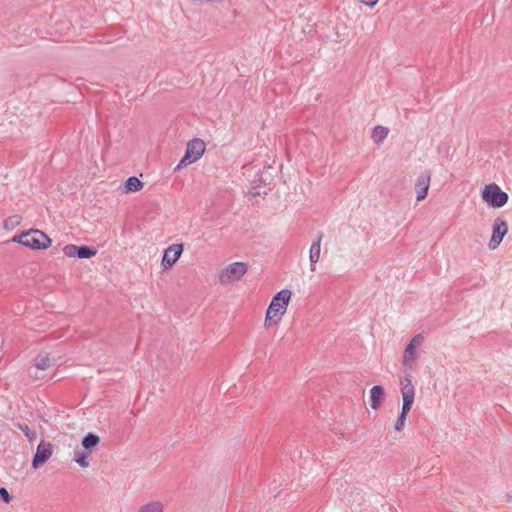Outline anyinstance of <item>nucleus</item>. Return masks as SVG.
<instances>
[{
    "label": "nucleus",
    "mask_w": 512,
    "mask_h": 512,
    "mask_svg": "<svg viewBox=\"0 0 512 512\" xmlns=\"http://www.w3.org/2000/svg\"><path fill=\"white\" fill-rule=\"evenodd\" d=\"M0 497L7 504L10 503V501H11V496H10L9 492L7 491V489L4 487L0 488Z\"/></svg>",
    "instance_id": "22"
},
{
    "label": "nucleus",
    "mask_w": 512,
    "mask_h": 512,
    "mask_svg": "<svg viewBox=\"0 0 512 512\" xmlns=\"http://www.w3.org/2000/svg\"><path fill=\"white\" fill-rule=\"evenodd\" d=\"M432 173L430 170H425L421 175H419L414 184V191L416 194L417 202L423 201L427 195L430 188Z\"/></svg>",
    "instance_id": "11"
},
{
    "label": "nucleus",
    "mask_w": 512,
    "mask_h": 512,
    "mask_svg": "<svg viewBox=\"0 0 512 512\" xmlns=\"http://www.w3.org/2000/svg\"><path fill=\"white\" fill-rule=\"evenodd\" d=\"M13 219H15V223H16V224H18V223H19V217H11V218H9V219H7V220L5 221V225H4V226H5V228H7V227H8L9 222H12V220H13Z\"/></svg>",
    "instance_id": "24"
},
{
    "label": "nucleus",
    "mask_w": 512,
    "mask_h": 512,
    "mask_svg": "<svg viewBox=\"0 0 512 512\" xmlns=\"http://www.w3.org/2000/svg\"><path fill=\"white\" fill-rule=\"evenodd\" d=\"M388 133H389L388 128L383 127V126H376L372 131L371 138L375 143L379 144L387 138Z\"/></svg>",
    "instance_id": "18"
},
{
    "label": "nucleus",
    "mask_w": 512,
    "mask_h": 512,
    "mask_svg": "<svg viewBox=\"0 0 512 512\" xmlns=\"http://www.w3.org/2000/svg\"><path fill=\"white\" fill-rule=\"evenodd\" d=\"M205 151L206 144L202 139L193 138L192 140L188 141L185 154L176 166V169L179 170L182 167H186L197 162L204 155Z\"/></svg>",
    "instance_id": "6"
},
{
    "label": "nucleus",
    "mask_w": 512,
    "mask_h": 512,
    "mask_svg": "<svg viewBox=\"0 0 512 512\" xmlns=\"http://www.w3.org/2000/svg\"><path fill=\"white\" fill-rule=\"evenodd\" d=\"M481 199L487 206L498 209L507 204L509 196L499 185L490 183L482 187Z\"/></svg>",
    "instance_id": "5"
},
{
    "label": "nucleus",
    "mask_w": 512,
    "mask_h": 512,
    "mask_svg": "<svg viewBox=\"0 0 512 512\" xmlns=\"http://www.w3.org/2000/svg\"><path fill=\"white\" fill-rule=\"evenodd\" d=\"M508 233V223L503 217H497L492 225V235L489 240V248L495 250L501 244Z\"/></svg>",
    "instance_id": "8"
},
{
    "label": "nucleus",
    "mask_w": 512,
    "mask_h": 512,
    "mask_svg": "<svg viewBox=\"0 0 512 512\" xmlns=\"http://www.w3.org/2000/svg\"><path fill=\"white\" fill-rule=\"evenodd\" d=\"M401 395H402V409L399 417L394 423V429L401 431L406 423L407 415L414 404L415 388L410 378H405L400 381Z\"/></svg>",
    "instance_id": "3"
},
{
    "label": "nucleus",
    "mask_w": 512,
    "mask_h": 512,
    "mask_svg": "<svg viewBox=\"0 0 512 512\" xmlns=\"http://www.w3.org/2000/svg\"><path fill=\"white\" fill-rule=\"evenodd\" d=\"M164 506L160 501H152L140 507L138 512H163Z\"/></svg>",
    "instance_id": "20"
},
{
    "label": "nucleus",
    "mask_w": 512,
    "mask_h": 512,
    "mask_svg": "<svg viewBox=\"0 0 512 512\" xmlns=\"http://www.w3.org/2000/svg\"><path fill=\"white\" fill-rule=\"evenodd\" d=\"M99 442L100 438L97 435L89 433L83 438L81 444L84 450L92 453L98 446Z\"/></svg>",
    "instance_id": "16"
},
{
    "label": "nucleus",
    "mask_w": 512,
    "mask_h": 512,
    "mask_svg": "<svg viewBox=\"0 0 512 512\" xmlns=\"http://www.w3.org/2000/svg\"><path fill=\"white\" fill-rule=\"evenodd\" d=\"M293 293L289 289H282L277 292L271 299L264 317L265 329H273L278 327L288 310L292 300Z\"/></svg>",
    "instance_id": "1"
},
{
    "label": "nucleus",
    "mask_w": 512,
    "mask_h": 512,
    "mask_svg": "<svg viewBox=\"0 0 512 512\" xmlns=\"http://www.w3.org/2000/svg\"><path fill=\"white\" fill-rule=\"evenodd\" d=\"M184 252V245L182 243H174L168 246L163 253L160 267L162 271L170 270L180 259Z\"/></svg>",
    "instance_id": "7"
},
{
    "label": "nucleus",
    "mask_w": 512,
    "mask_h": 512,
    "mask_svg": "<svg viewBox=\"0 0 512 512\" xmlns=\"http://www.w3.org/2000/svg\"><path fill=\"white\" fill-rule=\"evenodd\" d=\"M92 453L86 451V450H75L74 451V461L82 468H88L90 466V463L88 461V457Z\"/></svg>",
    "instance_id": "17"
},
{
    "label": "nucleus",
    "mask_w": 512,
    "mask_h": 512,
    "mask_svg": "<svg viewBox=\"0 0 512 512\" xmlns=\"http://www.w3.org/2000/svg\"><path fill=\"white\" fill-rule=\"evenodd\" d=\"M360 3H362L363 5L365 6H368L370 8H373L374 6L377 5V3L379 2V0H359Z\"/></svg>",
    "instance_id": "23"
},
{
    "label": "nucleus",
    "mask_w": 512,
    "mask_h": 512,
    "mask_svg": "<svg viewBox=\"0 0 512 512\" xmlns=\"http://www.w3.org/2000/svg\"><path fill=\"white\" fill-rule=\"evenodd\" d=\"M384 397L385 392L383 387L380 385L373 386L369 391L370 407L375 411L378 410L384 401Z\"/></svg>",
    "instance_id": "13"
},
{
    "label": "nucleus",
    "mask_w": 512,
    "mask_h": 512,
    "mask_svg": "<svg viewBox=\"0 0 512 512\" xmlns=\"http://www.w3.org/2000/svg\"><path fill=\"white\" fill-rule=\"evenodd\" d=\"M11 241L31 250H47L52 245V239L39 229L23 231L14 235Z\"/></svg>",
    "instance_id": "2"
},
{
    "label": "nucleus",
    "mask_w": 512,
    "mask_h": 512,
    "mask_svg": "<svg viewBox=\"0 0 512 512\" xmlns=\"http://www.w3.org/2000/svg\"><path fill=\"white\" fill-rule=\"evenodd\" d=\"M52 365H53V361L49 357V355H42V356H39L35 360L34 368L37 370L45 371L48 368H50Z\"/></svg>",
    "instance_id": "19"
},
{
    "label": "nucleus",
    "mask_w": 512,
    "mask_h": 512,
    "mask_svg": "<svg viewBox=\"0 0 512 512\" xmlns=\"http://www.w3.org/2000/svg\"><path fill=\"white\" fill-rule=\"evenodd\" d=\"M19 429L25 434L27 439L32 442L37 438V433L34 430H31L27 424L21 423L18 424Z\"/></svg>",
    "instance_id": "21"
},
{
    "label": "nucleus",
    "mask_w": 512,
    "mask_h": 512,
    "mask_svg": "<svg viewBox=\"0 0 512 512\" xmlns=\"http://www.w3.org/2000/svg\"><path fill=\"white\" fill-rule=\"evenodd\" d=\"M53 455V445L50 442L41 441L32 460V467L37 470L42 467Z\"/></svg>",
    "instance_id": "10"
},
{
    "label": "nucleus",
    "mask_w": 512,
    "mask_h": 512,
    "mask_svg": "<svg viewBox=\"0 0 512 512\" xmlns=\"http://www.w3.org/2000/svg\"><path fill=\"white\" fill-rule=\"evenodd\" d=\"M63 253L69 258L89 259L97 254V250L88 246L68 244L63 247Z\"/></svg>",
    "instance_id": "12"
},
{
    "label": "nucleus",
    "mask_w": 512,
    "mask_h": 512,
    "mask_svg": "<svg viewBox=\"0 0 512 512\" xmlns=\"http://www.w3.org/2000/svg\"><path fill=\"white\" fill-rule=\"evenodd\" d=\"M249 265L246 262H232L223 266L218 272V280L221 285H231L239 282L248 272Z\"/></svg>",
    "instance_id": "4"
},
{
    "label": "nucleus",
    "mask_w": 512,
    "mask_h": 512,
    "mask_svg": "<svg viewBox=\"0 0 512 512\" xmlns=\"http://www.w3.org/2000/svg\"><path fill=\"white\" fill-rule=\"evenodd\" d=\"M506 501L512 503V491L506 494Z\"/></svg>",
    "instance_id": "25"
},
{
    "label": "nucleus",
    "mask_w": 512,
    "mask_h": 512,
    "mask_svg": "<svg viewBox=\"0 0 512 512\" xmlns=\"http://www.w3.org/2000/svg\"><path fill=\"white\" fill-rule=\"evenodd\" d=\"M143 186L144 183L139 178L131 176L123 184L122 192L125 194L138 192L143 188Z\"/></svg>",
    "instance_id": "15"
},
{
    "label": "nucleus",
    "mask_w": 512,
    "mask_h": 512,
    "mask_svg": "<svg viewBox=\"0 0 512 512\" xmlns=\"http://www.w3.org/2000/svg\"><path fill=\"white\" fill-rule=\"evenodd\" d=\"M323 234H319L317 239L312 243L310 247L309 252V259H310V270L314 272L316 270V263L320 259L321 255V242H322Z\"/></svg>",
    "instance_id": "14"
},
{
    "label": "nucleus",
    "mask_w": 512,
    "mask_h": 512,
    "mask_svg": "<svg viewBox=\"0 0 512 512\" xmlns=\"http://www.w3.org/2000/svg\"><path fill=\"white\" fill-rule=\"evenodd\" d=\"M424 338L422 335H415L410 343L407 345L404 353L402 363L407 369H412L417 360V350L422 345Z\"/></svg>",
    "instance_id": "9"
}]
</instances>
